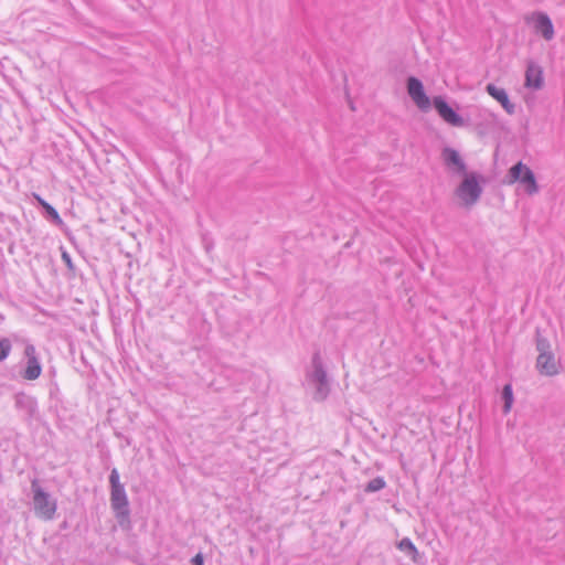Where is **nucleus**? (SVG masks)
I'll return each instance as SVG.
<instances>
[{"mask_svg":"<svg viewBox=\"0 0 565 565\" xmlns=\"http://www.w3.org/2000/svg\"><path fill=\"white\" fill-rule=\"evenodd\" d=\"M457 196L466 206L473 205L480 198L481 186L475 174H465L461 184L457 189Z\"/></svg>","mask_w":565,"mask_h":565,"instance_id":"obj_1","label":"nucleus"},{"mask_svg":"<svg viewBox=\"0 0 565 565\" xmlns=\"http://www.w3.org/2000/svg\"><path fill=\"white\" fill-rule=\"evenodd\" d=\"M34 492V510L38 516L44 520H52L56 512V502L51 500L50 495L45 493L34 481L32 483Z\"/></svg>","mask_w":565,"mask_h":565,"instance_id":"obj_2","label":"nucleus"},{"mask_svg":"<svg viewBox=\"0 0 565 565\" xmlns=\"http://www.w3.org/2000/svg\"><path fill=\"white\" fill-rule=\"evenodd\" d=\"M515 182H521L529 194H534L537 192V184L533 172L522 162H518L509 171L508 183L512 184Z\"/></svg>","mask_w":565,"mask_h":565,"instance_id":"obj_3","label":"nucleus"},{"mask_svg":"<svg viewBox=\"0 0 565 565\" xmlns=\"http://www.w3.org/2000/svg\"><path fill=\"white\" fill-rule=\"evenodd\" d=\"M536 33H540L545 40L550 41L554 38V26L546 13L533 12L525 18Z\"/></svg>","mask_w":565,"mask_h":565,"instance_id":"obj_4","label":"nucleus"},{"mask_svg":"<svg viewBox=\"0 0 565 565\" xmlns=\"http://www.w3.org/2000/svg\"><path fill=\"white\" fill-rule=\"evenodd\" d=\"M407 92L416 106L426 111L430 108V99L425 94L424 86L416 77H409L407 81Z\"/></svg>","mask_w":565,"mask_h":565,"instance_id":"obj_5","label":"nucleus"},{"mask_svg":"<svg viewBox=\"0 0 565 565\" xmlns=\"http://www.w3.org/2000/svg\"><path fill=\"white\" fill-rule=\"evenodd\" d=\"M536 367L541 374L546 376H554L559 372L558 361L555 355L548 351H542L539 354Z\"/></svg>","mask_w":565,"mask_h":565,"instance_id":"obj_6","label":"nucleus"},{"mask_svg":"<svg viewBox=\"0 0 565 565\" xmlns=\"http://www.w3.org/2000/svg\"><path fill=\"white\" fill-rule=\"evenodd\" d=\"M434 105L440 117L455 127L463 125L462 118L441 98H434Z\"/></svg>","mask_w":565,"mask_h":565,"instance_id":"obj_7","label":"nucleus"},{"mask_svg":"<svg viewBox=\"0 0 565 565\" xmlns=\"http://www.w3.org/2000/svg\"><path fill=\"white\" fill-rule=\"evenodd\" d=\"M544 78L542 67L534 63H529L525 72V87L531 89H540L542 88Z\"/></svg>","mask_w":565,"mask_h":565,"instance_id":"obj_8","label":"nucleus"},{"mask_svg":"<svg viewBox=\"0 0 565 565\" xmlns=\"http://www.w3.org/2000/svg\"><path fill=\"white\" fill-rule=\"evenodd\" d=\"M111 507L118 515H128V500L124 488L111 489Z\"/></svg>","mask_w":565,"mask_h":565,"instance_id":"obj_9","label":"nucleus"},{"mask_svg":"<svg viewBox=\"0 0 565 565\" xmlns=\"http://www.w3.org/2000/svg\"><path fill=\"white\" fill-rule=\"evenodd\" d=\"M487 92L491 97L498 100L508 113L513 111L514 105L510 103L508 94L503 88L497 87L493 84H489L487 86Z\"/></svg>","mask_w":565,"mask_h":565,"instance_id":"obj_10","label":"nucleus"},{"mask_svg":"<svg viewBox=\"0 0 565 565\" xmlns=\"http://www.w3.org/2000/svg\"><path fill=\"white\" fill-rule=\"evenodd\" d=\"M443 158L448 166L455 167L458 172H465V163L456 150L446 148L443 151Z\"/></svg>","mask_w":565,"mask_h":565,"instance_id":"obj_11","label":"nucleus"},{"mask_svg":"<svg viewBox=\"0 0 565 565\" xmlns=\"http://www.w3.org/2000/svg\"><path fill=\"white\" fill-rule=\"evenodd\" d=\"M42 372V367L38 359H32L28 361L26 367L24 370L23 377L29 381L36 380Z\"/></svg>","mask_w":565,"mask_h":565,"instance_id":"obj_12","label":"nucleus"},{"mask_svg":"<svg viewBox=\"0 0 565 565\" xmlns=\"http://www.w3.org/2000/svg\"><path fill=\"white\" fill-rule=\"evenodd\" d=\"M33 196L40 203V205L46 211V213L52 217V220L56 224L61 225L62 218L57 211L52 205H50L45 200H43L40 195L33 194Z\"/></svg>","mask_w":565,"mask_h":565,"instance_id":"obj_13","label":"nucleus"},{"mask_svg":"<svg viewBox=\"0 0 565 565\" xmlns=\"http://www.w3.org/2000/svg\"><path fill=\"white\" fill-rule=\"evenodd\" d=\"M398 548L403 552L408 553L414 562L418 561V558H419L418 551L411 540L403 539L398 544Z\"/></svg>","mask_w":565,"mask_h":565,"instance_id":"obj_14","label":"nucleus"},{"mask_svg":"<svg viewBox=\"0 0 565 565\" xmlns=\"http://www.w3.org/2000/svg\"><path fill=\"white\" fill-rule=\"evenodd\" d=\"M502 394L504 399V413H509L513 404L512 386L510 384L504 385Z\"/></svg>","mask_w":565,"mask_h":565,"instance_id":"obj_15","label":"nucleus"},{"mask_svg":"<svg viewBox=\"0 0 565 565\" xmlns=\"http://www.w3.org/2000/svg\"><path fill=\"white\" fill-rule=\"evenodd\" d=\"M386 486L385 480L382 477L372 479L365 487L366 492H376L384 489Z\"/></svg>","mask_w":565,"mask_h":565,"instance_id":"obj_16","label":"nucleus"},{"mask_svg":"<svg viewBox=\"0 0 565 565\" xmlns=\"http://www.w3.org/2000/svg\"><path fill=\"white\" fill-rule=\"evenodd\" d=\"M11 351V343L8 339L0 340V361H3Z\"/></svg>","mask_w":565,"mask_h":565,"instance_id":"obj_17","label":"nucleus"},{"mask_svg":"<svg viewBox=\"0 0 565 565\" xmlns=\"http://www.w3.org/2000/svg\"><path fill=\"white\" fill-rule=\"evenodd\" d=\"M109 479L111 489L124 488V486L119 482V475L116 469L111 471Z\"/></svg>","mask_w":565,"mask_h":565,"instance_id":"obj_18","label":"nucleus"},{"mask_svg":"<svg viewBox=\"0 0 565 565\" xmlns=\"http://www.w3.org/2000/svg\"><path fill=\"white\" fill-rule=\"evenodd\" d=\"M24 354L26 355L28 358V361L32 360V359H38L36 358V351H35V348L33 345H26L25 350H24Z\"/></svg>","mask_w":565,"mask_h":565,"instance_id":"obj_19","label":"nucleus"},{"mask_svg":"<svg viewBox=\"0 0 565 565\" xmlns=\"http://www.w3.org/2000/svg\"><path fill=\"white\" fill-rule=\"evenodd\" d=\"M192 563L194 565H203V556L201 554H196L193 559H192Z\"/></svg>","mask_w":565,"mask_h":565,"instance_id":"obj_20","label":"nucleus"},{"mask_svg":"<svg viewBox=\"0 0 565 565\" xmlns=\"http://www.w3.org/2000/svg\"><path fill=\"white\" fill-rule=\"evenodd\" d=\"M63 259H64L67 264H70V257H68V255H67L66 253H64V254H63Z\"/></svg>","mask_w":565,"mask_h":565,"instance_id":"obj_21","label":"nucleus"}]
</instances>
